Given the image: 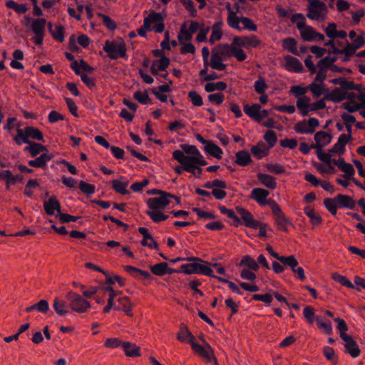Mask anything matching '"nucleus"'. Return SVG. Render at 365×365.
I'll return each instance as SVG.
<instances>
[{"instance_id":"f257e3e1","label":"nucleus","mask_w":365,"mask_h":365,"mask_svg":"<svg viewBox=\"0 0 365 365\" xmlns=\"http://www.w3.org/2000/svg\"><path fill=\"white\" fill-rule=\"evenodd\" d=\"M180 148L182 150H175L173 152V159L180 164L174 168L175 172L180 175L182 171H186L200 177L202 173L201 167L207 165L204 156L195 145L182 144Z\"/></svg>"},{"instance_id":"f03ea898","label":"nucleus","mask_w":365,"mask_h":365,"mask_svg":"<svg viewBox=\"0 0 365 365\" xmlns=\"http://www.w3.org/2000/svg\"><path fill=\"white\" fill-rule=\"evenodd\" d=\"M262 44L261 39L254 35L234 36L230 45L222 46L223 53L227 56L235 57L238 61H244L247 55L243 48L250 50L257 48Z\"/></svg>"},{"instance_id":"7ed1b4c3","label":"nucleus","mask_w":365,"mask_h":365,"mask_svg":"<svg viewBox=\"0 0 365 365\" xmlns=\"http://www.w3.org/2000/svg\"><path fill=\"white\" fill-rule=\"evenodd\" d=\"M173 199L176 200L178 202H180L178 197L168 192H162L161 195L148 198L146 200L148 209L145 213L155 223L165 221L168 218V215L165 210Z\"/></svg>"},{"instance_id":"20e7f679","label":"nucleus","mask_w":365,"mask_h":365,"mask_svg":"<svg viewBox=\"0 0 365 365\" xmlns=\"http://www.w3.org/2000/svg\"><path fill=\"white\" fill-rule=\"evenodd\" d=\"M225 7L228 12L227 24L230 28L238 31H242V30L255 31L257 30V25L252 20L247 17H239L237 16L240 10V6L237 4H235L234 9L232 8L230 3H227Z\"/></svg>"},{"instance_id":"39448f33","label":"nucleus","mask_w":365,"mask_h":365,"mask_svg":"<svg viewBox=\"0 0 365 365\" xmlns=\"http://www.w3.org/2000/svg\"><path fill=\"white\" fill-rule=\"evenodd\" d=\"M22 25L31 29L34 33L32 41L36 45H41L45 36L46 21L45 19H33L25 16L21 21Z\"/></svg>"},{"instance_id":"423d86ee","label":"nucleus","mask_w":365,"mask_h":365,"mask_svg":"<svg viewBox=\"0 0 365 365\" xmlns=\"http://www.w3.org/2000/svg\"><path fill=\"white\" fill-rule=\"evenodd\" d=\"M354 88L357 91H349L346 101L343 103V108L350 113H353L365 108V88L359 85Z\"/></svg>"},{"instance_id":"0eeeda50","label":"nucleus","mask_w":365,"mask_h":365,"mask_svg":"<svg viewBox=\"0 0 365 365\" xmlns=\"http://www.w3.org/2000/svg\"><path fill=\"white\" fill-rule=\"evenodd\" d=\"M103 50L111 59H117L118 58H128L126 45L122 38L106 41L103 46Z\"/></svg>"},{"instance_id":"6e6552de","label":"nucleus","mask_w":365,"mask_h":365,"mask_svg":"<svg viewBox=\"0 0 365 365\" xmlns=\"http://www.w3.org/2000/svg\"><path fill=\"white\" fill-rule=\"evenodd\" d=\"M296 107L302 115L306 116L311 112H315L324 108L326 107V103L324 100H319L312 103L309 97L304 96L297 98Z\"/></svg>"},{"instance_id":"1a4fd4ad","label":"nucleus","mask_w":365,"mask_h":365,"mask_svg":"<svg viewBox=\"0 0 365 365\" xmlns=\"http://www.w3.org/2000/svg\"><path fill=\"white\" fill-rule=\"evenodd\" d=\"M365 33L360 31L359 34L351 40V43H346L342 48H335V53L344 54V61H348L356 50L365 45Z\"/></svg>"},{"instance_id":"9d476101","label":"nucleus","mask_w":365,"mask_h":365,"mask_svg":"<svg viewBox=\"0 0 365 365\" xmlns=\"http://www.w3.org/2000/svg\"><path fill=\"white\" fill-rule=\"evenodd\" d=\"M329 40L324 43L326 46H331L333 52L335 53V48H340L342 44L339 43V39L345 40L346 37V32L344 30H337L335 24H329L324 30Z\"/></svg>"},{"instance_id":"9b49d317","label":"nucleus","mask_w":365,"mask_h":365,"mask_svg":"<svg viewBox=\"0 0 365 365\" xmlns=\"http://www.w3.org/2000/svg\"><path fill=\"white\" fill-rule=\"evenodd\" d=\"M66 299L68 300L71 309L77 313H86L91 307L88 301L73 291L66 294Z\"/></svg>"},{"instance_id":"f8f14e48","label":"nucleus","mask_w":365,"mask_h":365,"mask_svg":"<svg viewBox=\"0 0 365 365\" xmlns=\"http://www.w3.org/2000/svg\"><path fill=\"white\" fill-rule=\"evenodd\" d=\"M101 290L103 294H108V304L103 309L104 313H108L112 307H113V302L115 297L117 296V294L113 290V287L110 286H107L104 287H90L86 289V288L83 290V294L84 297L87 298L92 297L95 294L98 292V290Z\"/></svg>"},{"instance_id":"ddd939ff","label":"nucleus","mask_w":365,"mask_h":365,"mask_svg":"<svg viewBox=\"0 0 365 365\" xmlns=\"http://www.w3.org/2000/svg\"><path fill=\"white\" fill-rule=\"evenodd\" d=\"M202 344H197L195 341H191V347L193 351L199 355L207 362L217 364V361L214 355V351L210 345L203 339L200 338Z\"/></svg>"},{"instance_id":"4468645a","label":"nucleus","mask_w":365,"mask_h":365,"mask_svg":"<svg viewBox=\"0 0 365 365\" xmlns=\"http://www.w3.org/2000/svg\"><path fill=\"white\" fill-rule=\"evenodd\" d=\"M165 16L161 13L150 11L148 15L144 18L146 26H148L150 31L161 34L165 30Z\"/></svg>"},{"instance_id":"2eb2a0df","label":"nucleus","mask_w":365,"mask_h":365,"mask_svg":"<svg viewBox=\"0 0 365 365\" xmlns=\"http://www.w3.org/2000/svg\"><path fill=\"white\" fill-rule=\"evenodd\" d=\"M175 272H184L187 274H200L207 277H215L211 267L207 264L198 262L182 264L180 266V270H175Z\"/></svg>"},{"instance_id":"dca6fc26","label":"nucleus","mask_w":365,"mask_h":365,"mask_svg":"<svg viewBox=\"0 0 365 365\" xmlns=\"http://www.w3.org/2000/svg\"><path fill=\"white\" fill-rule=\"evenodd\" d=\"M327 13L324 3L319 0H309L307 16L312 20H322Z\"/></svg>"},{"instance_id":"f3484780","label":"nucleus","mask_w":365,"mask_h":365,"mask_svg":"<svg viewBox=\"0 0 365 365\" xmlns=\"http://www.w3.org/2000/svg\"><path fill=\"white\" fill-rule=\"evenodd\" d=\"M319 126V121L316 118H309L298 122L294 126V130L299 134H312Z\"/></svg>"},{"instance_id":"a211bd4d","label":"nucleus","mask_w":365,"mask_h":365,"mask_svg":"<svg viewBox=\"0 0 365 365\" xmlns=\"http://www.w3.org/2000/svg\"><path fill=\"white\" fill-rule=\"evenodd\" d=\"M199 28L200 24L196 21H191L189 26H187V23H183L181 25L180 33L178 35V39L180 43L190 41L192 38L193 34L195 33Z\"/></svg>"},{"instance_id":"6ab92c4d","label":"nucleus","mask_w":365,"mask_h":365,"mask_svg":"<svg viewBox=\"0 0 365 365\" xmlns=\"http://www.w3.org/2000/svg\"><path fill=\"white\" fill-rule=\"evenodd\" d=\"M244 111L250 118L257 122H260L268 115V111L262 110L261 106L257 103L252 106L245 105Z\"/></svg>"},{"instance_id":"aec40b11","label":"nucleus","mask_w":365,"mask_h":365,"mask_svg":"<svg viewBox=\"0 0 365 365\" xmlns=\"http://www.w3.org/2000/svg\"><path fill=\"white\" fill-rule=\"evenodd\" d=\"M282 263L289 267L300 281H304L306 279L304 269L302 267H298V261L294 255L287 256V259H282Z\"/></svg>"},{"instance_id":"412c9836","label":"nucleus","mask_w":365,"mask_h":365,"mask_svg":"<svg viewBox=\"0 0 365 365\" xmlns=\"http://www.w3.org/2000/svg\"><path fill=\"white\" fill-rule=\"evenodd\" d=\"M269 192L264 188H254L250 193V198L255 200L259 205H269L271 207V202H275L273 200H267Z\"/></svg>"},{"instance_id":"4be33fe9","label":"nucleus","mask_w":365,"mask_h":365,"mask_svg":"<svg viewBox=\"0 0 365 365\" xmlns=\"http://www.w3.org/2000/svg\"><path fill=\"white\" fill-rule=\"evenodd\" d=\"M271 209L275 216L276 223L278 225L281 230L286 231L289 221L284 215L279 205L276 202H272Z\"/></svg>"},{"instance_id":"5701e85b","label":"nucleus","mask_w":365,"mask_h":365,"mask_svg":"<svg viewBox=\"0 0 365 365\" xmlns=\"http://www.w3.org/2000/svg\"><path fill=\"white\" fill-rule=\"evenodd\" d=\"M235 209L245 227L252 228L257 226L258 221L255 219L254 216L250 211L240 206L236 207Z\"/></svg>"},{"instance_id":"b1692460","label":"nucleus","mask_w":365,"mask_h":365,"mask_svg":"<svg viewBox=\"0 0 365 365\" xmlns=\"http://www.w3.org/2000/svg\"><path fill=\"white\" fill-rule=\"evenodd\" d=\"M331 135L325 131H319L314 135L315 143L312 145L314 149L319 150L329 145L331 141Z\"/></svg>"},{"instance_id":"393cba45","label":"nucleus","mask_w":365,"mask_h":365,"mask_svg":"<svg viewBox=\"0 0 365 365\" xmlns=\"http://www.w3.org/2000/svg\"><path fill=\"white\" fill-rule=\"evenodd\" d=\"M299 31L302 38L306 41H322L324 39L323 34L315 32L312 27L309 26L305 25L300 28Z\"/></svg>"},{"instance_id":"a878e982","label":"nucleus","mask_w":365,"mask_h":365,"mask_svg":"<svg viewBox=\"0 0 365 365\" xmlns=\"http://www.w3.org/2000/svg\"><path fill=\"white\" fill-rule=\"evenodd\" d=\"M333 164L336 165L344 173L343 177L346 180H349L355 173L354 167L350 163H346L342 158L334 160Z\"/></svg>"},{"instance_id":"bb28decb","label":"nucleus","mask_w":365,"mask_h":365,"mask_svg":"<svg viewBox=\"0 0 365 365\" xmlns=\"http://www.w3.org/2000/svg\"><path fill=\"white\" fill-rule=\"evenodd\" d=\"M284 68L290 72L299 73L303 70L301 62L294 57L287 56L284 58Z\"/></svg>"},{"instance_id":"cd10ccee","label":"nucleus","mask_w":365,"mask_h":365,"mask_svg":"<svg viewBox=\"0 0 365 365\" xmlns=\"http://www.w3.org/2000/svg\"><path fill=\"white\" fill-rule=\"evenodd\" d=\"M224 23L222 20L215 21L211 27V34L208 40L209 43L214 45L222 37V28Z\"/></svg>"},{"instance_id":"c85d7f7f","label":"nucleus","mask_w":365,"mask_h":365,"mask_svg":"<svg viewBox=\"0 0 365 365\" xmlns=\"http://www.w3.org/2000/svg\"><path fill=\"white\" fill-rule=\"evenodd\" d=\"M348 88H336L333 91L329 92L326 95V98L333 102H339L346 100L348 93Z\"/></svg>"},{"instance_id":"c756f323","label":"nucleus","mask_w":365,"mask_h":365,"mask_svg":"<svg viewBox=\"0 0 365 365\" xmlns=\"http://www.w3.org/2000/svg\"><path fill=\"white\" fill-rule=\"evenodd\" d=\"M343 336L342 339L344 341V346L346 351L354 358L359 356L360 354V349L352 337L349 335H344Z\"/></svg>"},{"instance_id":"7c9ffc66","label":"nucleus","mask_w":365,"mask_h":365,"mask_svg":"<svg viewBox=\"0 0 365 365\" xmlns=\"http://www.w3.org/2000/svg\"><path fill=\"white\" fill-rule=\"evenodd\" d=\"M69 307V304L64 299L60 297L54 298L53 308L58 315L63 316L68 314L70 312Z\"/></svg>"},{"instance_id":"2f4dec72","label":"nucleus","mask_w":365,"mask_h":365,"mask_svg":"<svg viewBox=\"0 0 365 365\" xmlns=\"http://www.w3.org/2000/svg\"><path fill=\"white\" fill-rule=\"evenodd\" d=\"M350 140V135L346 134H341L337 142L334 144L333 148L330 150V152L337 154L339 155H342L345 151V147L349 140Z\"/></svg>"},{"instance_id":"473e14b6","label":"nucleus","mask_w":365,"mask_h":365,"mask_svg":"<svg viewBox=\"0 0 365 365\" xmlns=\"http://www.w3.org/2000/svg\"><path fill=\"white\" fill-rule=\"evenodd\" d=\"M118 305L114 307L116 310L123 311L128 316L132 315V304L129 298L126 296H120L118 299Z\"/></svg>"},{"instance_id":"72a5a7b5","label":"nucleus","mask_w":365,"mask_h":365,"mask_svg":"<svg viewBox=\"0 0 365 365\" xmlns=\"http://www.w3.org/2000/svg\"><path fill=\"white\" fill-rule=\"evenodd\" d=\"M170 64V60L165 56H163L158 60L153 62L151 66V73L153 75H158L160 71H165Z\"/></svg>"},{"instance_id":"f704fd0d","label":"nucleus","mask_w":365,"mask_h":365,"mask_svg":"<svg viewBox=\"0 0 365 365\" xmlns=\"http://www.w3.org/2000/svg\"><path fill=\"white\" fill-rule=\"evenodd\" d=\"M257 176L259 182L268 189L274 190L277 187V184L274 177L261 173H258Z\"/></svg>"},{"instance_id":"c9c22d12","label":"nucleus","mask_w":365,"mask_h":365,"mask_svg":"<svg viewBox=\"0 0 365 365\" xmlns=\"http://www.w3.org/2000/svg\"><path fill=\"white\" fill-rule=\"evenodd\" d=\"M269 150V148L267 147L262 141H260L256 145L252 147L251 153L257 159H262L268 155Z\"/></svg>"},{"instance_id":"e433bc0d","label":"nucleus","mask_w":365,"mask_h":365,"mask_svg":"<svg viewBox=\"0 0 365 365\" xmlns=\"http://www.w3.org/2000/svg\"><path fill=\"white\" fill-rule=\"evenodd\" d=\"M44 210L48 215H55V212L57 211L58 214L61 212V205L60 202L55 198L51 197L47 201L44 202L43 204Z\"/></svg>"},{"instance_id":"4c0bfd02","label":"nucleus","mask_w":365,"mask_h":365,"mask_svg":"<svg viewBox=\"0 0 365 365\" xmlns=\"http://www.w3.org/2000/svg\"><path fill=\"white\" fill-rule=\"evenodd\" d=\"M308 90L311 91L313 96L318 98L324 93H328L329 90L325 87L324 83L313 81L308 86Z\"/></svg>"},{"instance_id":"58836bf2","label":"nucleus","mask_w":365,"mask_h":365,"mask_svg":"<svg viewBox=\"0 0 365 365\" xmlns=\"http://www.w3.org/2000/svg\"><path fill=\"white\" fill-rule=\"evenodd\" d=\"M210 66L212 68L217 71H224L226 68L222 56L216 51H212Z\"/></svg>"},{"instance_id":"ea45409f","label":"nucleus","mask_w":365,"mask_h":365,"mask_svg":"<svg viewBox=\"0 0 365 365\" xmlns=\"http://www.w3.org/2000/svg\"><path fill=\"white\" fill-rule=\"evenodd\" d=\"M122 348L125 354L128 357H137L140 356V349L135 344L125 341L123 342Z\"/></svg>"},{"instance_id":"a19ab883","label":"nucleus","mask_w":365,"mask_h":365,"mask_svg":"<svg viewBox=\"0 0 365 365\" xmlns=\"http://www.w3.org/2000/svg\"><path fill=\"white\" fill-rule=\"evenodd\" d=\"M53 156L46 153L41 154L39 157L34 160H29L28 164L34 168H43L46 166L48 161L52 159Z\"/></svg>"},{"instance_id":"79ce46f5","label":"nucleus","mask_w":365,"mask_h":365,"mask_svg":"<svg viewBox=\"0 0 365 365\" xmlns=\"http://www.w3.org/2000/svg\"><path fill=\"white\" fill-rule=\"evenodd\" d=\"M150 270L154 274L158 276H163L165 274H173L175 272V269H169L168 264L165 262L154 264L150 267Z\"/></svg>"},{"instance_id":"37998d69","label":"nucleus","mask_w":365,"mask_h":365,"mask_svg":"<svg viewBox=\"0 0 365 365\" xmlns=\"http://www.w3.org/2000/svg\"><path fill=\"white\" fill-rule=\"evenodd\" d=\"M204 150L207 154L217 159H221L222 158V150L211 140L206 146H204Z\"/></svg>"},{"instance_id":"c03bdc74","label":"nucleus","mask_w":365,"mask_h":365,"mask_svg":"<svg viewBox=\"0 0 365 365\" xmlns=\"http://www.w3.org/2000/svg\"><path fill=\"white\" fill-rule=\"evenodd\" d=\"M28 145H29L26 146L24 148V150L25 152H29L32 157L38 155L41 152H45L48 150L46 146L37 143L30 141Z\"/></svg>"},{"instance_id":"a18cd8bd","label":"nucleus","mask_w":365,"mask_h":365,"mask_svg":"<svg viewBox=\"0 0 365 365\" xmlns=\"http://www.w3.org/2000/svg\"><path fill=\"white\" fill-rule=\"evenodd\" d=\"M71 68L75 71L76 74L78 76L84 74L83 73H81V71L91 73L94 70L93 67L88 65L83 60L80 61V62L73 61V62L71 63Z\"/></svg>"},{"instance_id":"49530a36","label":"nucleus","mask_w":365,"mask_h":365,"mask_svg":"<svg viewBox=\"0 0 365 365\" xmlns=\"http://www.w3.org/2000/svg\"><path fill=\"white\" fill-rule=\"evenodd\" d=\"M336 199L339 207H346L349 209H352L355 205L354 201L349 196L338 195L336 196Z\"/></svg>"},{"instance_id":"de8ad7c7","label":"nucleus","mask_w":365,"mask_h":365,"mask_svg":"<svg viewBox=\"0 0 365 365\" xmlns=\"http://www.w3.org/2000/svg\"><path fill=\"white\" fill-rule=\"evenodd\" d=\"M36 309L39 312L46 313L49 310L48 302L46 299H41L36 304L27 307L25 310L26 312H31L33 310Z\"/></svg>"},{"instance_id":"09e8293b","label":"nucleus","mask_w":365,"mask_h":365,"mask_svg":"<svg viewBox=\"0 0 365 365\" xmlns=\"http://www.w3.org/2000/svg\"><path fill=\"white\" fill-rule=\"evenodd\" d=\"M239 265L240 267H246L252 271H257L259 268L257 261L250 255H245L242 258Z\"/></svg>"},{"instance_id":"8fccbe9b","label":"nucleus","mask_w":365,"mask_h":365,"mask_svg":"<svg viewBox=\"0 0 365 365\" xmlns=\"http://www.w3.org/2000/svg\"><path fill=\"white\" fill-rule=\"evenodd\" d=\"M219 210L222 214L227 215L230 219L232 220V225L235 227H238L241 225L240 219L232 210L228 209L226 207L221 205L219 206Z\"/></svg>"},{"instance_id":"3c124183","label":"nucleus","mask_w":365,"mask_h":365,"mask_svg":"<svg viewBox=\"0 0 365 365\" xmlns=\"http://www.w3.org/2000/svg\"><path fill=\"white\" fill-rule=\"evenodd\" d=\"M235 163L240 166H246L249 165L252 158L250 153L246 150L239 151L235 155Z\"/></svg>"},{"instance_id":"603ef678","label":"nucleus","mask_w":365,"mask_h":365,"mask_svg":"<svg viewBox=\"0 0 365 365\" xmlns=\"http://www.w3.org/2000/svg\"><path fill=\"white\" fill-rule=\"evenodd\" d=\"M0 178L5 181L6 187L9 189L11 185H14L17 182V177L14 175L9 170H4L0 172Z\"/></svg>"},{"instance_id":"864d4df0","label":"nucleus","mask_w":365,"mask_h":365,"mask_svg":"<svg viewBox=\"0 0 365 365\" xmlns=\"http://www.w3.org/2000/svg\"><path fill=\"white\" fill-rule=\"evenodd\" d=\"M113 188L118 193L126 195L128 193V180H113L111 181Z\"/></svg>"},{"instance_id":"5fc2aeb1","label":"nucleus","mask_w":365,"mask_h":365,"mask_svg":"<svg viewBox=\"0 0 365 365\" xmlns=\"http://www.w3.org/2000/svg\"><path fill=\"white\" fill-rule=\"evenodd\" d=\"M227 86L226 83L223 81H218V82H212V83H207L205 86V90L207 93H212L215 91H225L227 88Z\"/></svg>"},{"instance_id":"6e6d98bb","label":"nucleus","mask_w":365,"mask_h":365,"mask_svg":"<svg viewBox=\"0 0 365 365\" xmlns=\"http://www.w3.org/2000/svg\"><path fill=\"white\" fill-rule=\"evenodd\" d=\"M282 46L287 51L297 55L298 50L297 48V42L293 38H287L282 41Z\"/></svg>"},{"instance_id":"4d7b16f0","label":"nucleus","mask_w":365,"mask_h":365,"mask_svg":"<svg viewBox=\"0 0 365 365\" xmlns=\"http://www.w3.org/2000/svg\"><path fill=\"white\" fill-rule=\"evenodd\" d=\"M314 166L315 169L322 175L334 174L335 173V168L332 165H327L322 163H314Z\"/></svg>"},{"instance_id":"13d9d810","label":"nucleus","mask_w":365,"mask_h":365,"mask_svg":"<svg viewBox=\"0 0 365 365\" xmlns=\"http://www.w3.org/2000/svg\"><path fill=\"white\" fill-rule=\"evenodd\" d=\"M305 215L309 217L313 225H319L321 222V217L318 213L310 206H307L304 208Z\"/></svg>"},{"instance_id":"bf43d9fd","label":"nucleus","mask_w":365,"mask_h":365,"mask_svg":"<svg viewBox=\"0 0 365 365\" xmlns=\"http://www.w3.org/2000/svg\"><path fill=\"white\" fill-rule=\"evenodd\" d=\"M14 140L18 145H21L23 143L29 144L30 142L26 129L23 130L20 128H17V134L14 137Z\"/></svg>"},{"instance_id":"052dcab7","label":"nucleus","mask_w":365,"mask_h":365,"mask_svg":"<svg viewBox=\"0 0 365 365\" xmlns=\"http://www.w3.org/2000/svg\"><path fill=\"white\" fill-rule=\"evenodd\" d=\"M25 129L26 130L28 138L43 141V134L39 129L31 126H27L25 128Z\"/></svg>"},{"instance_id":"680f3d73","label":"nucleus","mask_w":365,"mask_h":365,"mask_svg":"<svg viewBox=\"0 0 365 365\" xmlns=\"http://www.w3.org/2000/svg\"><path fill=\"white\" fill-rule=\"evenodd\" d=\"M331 279L343 286L352 289L354 288V286L350 280H349L345 276H343L337 272H334L331 274Z\"/></svg>"},{"instance_id":"e2e57ef3","label":"nucleus","mask_w":365,"mask_h":365,"mask_svg":"<svg viewBox=\"0 0 365 365\" xmlns=\"http://www.w3.org/2000/svg\"><path fill=\"white\" fill-rule=\"evenodd\" d=\"M264 166L267 171L275 175L285 173V168L279 163H266Z\"/></svg>"},{"instance_id":"0e129e2a","label":"nucleus","mask_w":365,"mask_h":365,"mask_svg":"<svg viewBox=\"0 0 365 365\" xmlns=\"http://www.w3.org/2000/svg\"><path fill=\"white\" fill-rule=\"evenodd\" d=\"M178 339L180 341H187L191 345V341H195L194 336L187 329H182L178 334Z\"/></svg>"},{"instance_id":"69168bd1","label":"nucleus","mask_w":365,"mask_h":365,"mask_svg":"<svg viewBox=\"0 0 365 365\" xmlns=\"http://www.w3.org/2000/svg\"><path fill=\"white\" fill-rule=\"evenodd\" d=\"M133 98L141 104L146 105L150 103V98L147 91H136L133 94Z\"/></svg>"},{"instance_id":"338daca9","label":"nucleus","mask_w":365,"mask_h":365,"mask_svg":"<svg viewBox=\"0 0 365 365\" xmlns=\"http://www.w3.org/2000/svg\"><path fill=\"white\" fill-rule=\"evenodd\" d=\"M336 197L334 198H327L324 201V204L326 208L332 214L336 215L337 212V208L339 207L338 204L336 203Z\"/></svg>"},{"instance_id":"774afa93","label":"nucleus","mask_w":365,"mask_h":365,"mask_svg":"<svg viewBox=\"0 0 365 365\" xmlns=\"http://www.w3.org/2000/svg\"><path fill=\"white\" fill-rule=\"evenodd\" d=\"M38 186L39 184L36 180H29L25 186V195L29 197H32L34 194V190L36 189Z\"/></svg>"}]
</instances>
